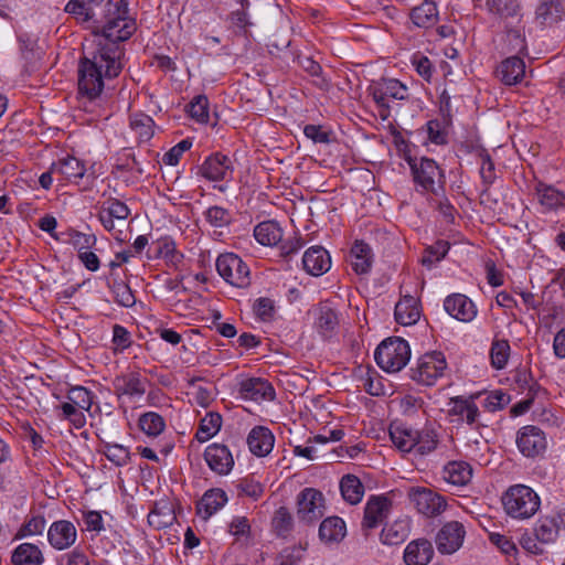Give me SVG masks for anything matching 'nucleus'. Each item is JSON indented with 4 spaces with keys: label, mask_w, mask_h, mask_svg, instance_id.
<instances>
[{
    "label": "nucleus",
    "mask_w": 565,
    "mask_h": 565,
    "mask_svg": "<svg viewBox=\"0 0 565 565\" xmlns=\"http://www.w3.org/2000/svg\"><path fill=\"white\" fill-rule=\"evenodd\" d=\"M99 18L104 22L96 33L95 46L84 53L78 64V90L93 100L100 96L105 81L117 77L124 68L125 50L121 42L135 32V22L128 18L125 0H70L65 11L88 21Z\"/></svg>",
    "instance_id": "1"
},
{
    "label": "nucleus",
    "mask_w": 565,
    "mask_h": 565,
    "mask_svg": "<svg viewBox=\"0 0 565 565\" xmlns=\"http://www.w3.org/2000/svg\"><path fill=\"white\" fill-rule=\"evenodd\" d=\"M502 503L508 515L524 520L533 516L540 509V497L524 484L511 486L502 495Z\"/></svg>",
    "instance_id": "2"
},
{
    "label": "nucleus",
    "mask_w": 565,
    "mask_h": 565,
    "mask_svg": "<svg viewBox=\"0 0 565 565\" xmlns=\"http://www.w3.org/2000/svg\"><path fill=\"white\" fill-rule=\"evenodd\" d=\"M406 160L415 184L420 186L423 191L438 194L444 190L446 178L435 160L426 157L420 159L408 157Z\"/></svg>",
    "instance_id": "3"
},
{
    "label": "nucleus",
    "mask_w": 565,
    "mask_h": 565,
    "mask_svg": "<svg viewBox=\"0 0 565 565\" xmlns=\"http://www.w3.org/2000/svg\"><path fill=\"white\" fill-rule=\"evenodd\" d=\"M374 358L382 370L392 373L398 372L409 361L411 348L404 339L390 338L376 348Z\"/></svg>",
    "instance_id": "4"
},
{
    "label": "nucleus",
    "mask_w": 565,
    "mask_h": 565,
    "mask_svg": "<svg viewBox=\"0 0 565 565\" xmlns=\"http://www.w3.org/2000/svg\"><path fill=\"white\" fill-rule=\"evenodd\" d=\"M407 87L395 78L373 81L367 87L369 94L379 106V115L383 120L390 117L388 98L404 100L407 98Z\"/></svg>",
    "instance_id": "5"
},
{
    "label": "nucleus",
    "mask_w": 565,
    "mask_h": 565,
    "mask_svg": "<svg viewBox=\"0 0 565 565\" xmlns=\"http://www.w3.org/2000/svg\"><path fill=\"white\" fill-rule=\"evenodd\" d=\"M218 275L230 285L237 288H246L250 285V269L248 265L236 254H221L216 259Z\"/></svg>",
    "instance_id": "6"
},
{
    "label": "nucleus",
    "mask_w": 565,
    "mask_h": 565,
    "mask_svg": "<svg viewBox=\"0 0 565 565\" xmlns=\"http://www.w3.org/2000/svg\"><path fill=\"white\" fill-rule=\"evenodd\" d=\"M407 498L416 511L427 518L441 514L447 507L443 495L426 487H411Z\"/></svg>",
    "instance_id": "7"
},
{
    "label": "nucleus",
    "mask_w": 565,
    "mask_h": 565,
    "mask_svg": "<svg viewBox=\"0 0 565 565\" xmlns=\"http://www.w3.org/2000/svg\"><path fill=\"white\" fill-rule=\"evenodd\" d=\"M447 363L444 354L438 351L424 354L412 369V379L419 384L430 386L443 376Z\"/></svg>",
    "instance_id": "8"
},
{
    "label": "nucleus",
    "mask_w": 565,
    "mask_h": 565,
    "mask_svg": "<svg viewBox=\"0 0 565 565\" xmlns=\"http://www.w3.org/2000/svg\"><path fill=\"white\" fill-rule=\"evenodd\" d=\"M324 500L320 491L305 488L297 498V518L310 524L318 521L324 513Z\"/></svg>",
    "instance_id": "9"
},
{
    "label": "nucleus",
    "mask_w": 565,
    "mask_h": 565,
    "mask_svg": "<svg viewBox=\"0 0 565 565\" xmlns=\"http://www.w3.org/2000/svg\"><path fill=\"white\" fill-rule=\"evenodd\" d=\"M448 414L455 417L452 422L466 423L475 429L487 427L481 420V413L471 398L462 396L452 397L449 403Z\"/></svg>",
    "instance_id": "10"
},
{
    "label": "nucleus",
    "mask_w": 565,
    "mask_h": 565,
    "mask_svg": "<svg viewBox=\"0 0 565 565\" xmlns=\"http://www.w3.org/2000/svg\"><path fill=\"white\" fill-rule=\"evenodd\" d=\"M466 535L462 523L450 521L445 523L438 531L435 542L439 553L452 554L458 551Z\"/></svg>",
    "instance_id": "11"
},
{
    "label": "nucleus",
    "mask_w": 565,
    "mask_h": 565,
    "mask_svg": "<svg viewBox=\"0 0 565 565\" xmlns=\"http://www.w3.org/2000/svg\"><path fill=\"white\" fill-rule=\"evenodd\" d=\"M516 444L520 451L526 457H535L542 454L546 448V438L539 427L524 426L516 437Z\"/></svg>",
    "instance_id": "12"
},
{
    "label": "nucleus",
    "mask_w": 565,
    "mask_h": 565,
    "mask_svg": "<svg viewBox=\"0 0 565 565\" xmlns=\"http://www.w3.org/2000/svg\"><path fill=\"white\" fill-rule=\"evenodd\" d=\"M204 459L209 468L220 476H226L234 466V458L227 446L223 444H211L205 448Z\"/></svg>",
    "instance_id": "13"
},
{
    "label": "nucleus",
    "mask_w": 565,
    "mask_h": 565,
    "mask_svg": "<svg viewBox=\"0 0 565 565\" xmlns=\"http://www.w3.org/2000/svg\"><path fill=\"white\" fill-rule=\"evenodd\" d=\"M77 539V531L71 521L58 520L47 530V541L55 550L63 551L71 547Z\"/></svg>",
    "instance_id": "14"
},
{
    "label": "nucleus",
    "mask_w": 565,
    "mask_h": 565,
    "mask_svg": "<svg viewBox=\"0 0 565 565\" xmlns=\"http://www.w3.org/2000/svg\"><path fill=\"white\" fill-rule=\"evenodd\" d=\"M391 505L386 497L372 495L365 504L362 529L367 531L379 526L387 516Z\"/></svg>",
    "instance_id": "15"
},
{
    "label": "nucleus",
    "mask_w": 565,
    "mask_h": 565,
    "mask_svg": "<svg viewBox=\"0 0 565 565\" xmlns=\"http://www.w3.org/2000/svg\"><path fill=\"white\" fill-rule=\"evenodd\" d=\"M444 308L449 316L461 322L472 321L478 312L473 301L462 294L446 297Z\"/></svg>",
    "instance_id": "16"
},
{
    "label": "nucleus",
    "mask_w": 565,
    "mask_h": 565,
    "mask_svg": "<svg viewBox=\"0 0 565 565\" xmlns=\"http://www.w3.org/2000/svg\"><path fill=\"white\" fill-rule=\"evenodd\" d=\"M200 171L210 181H222L232 178L233 166L227 156L214 153L205 159Z\"/></svg>",
    "instance_id": "17"
},
{
    "label": "nucleus",
    "mask_w": 565,
    "mask_h": 565,
    "mask_svg": "<svg viewBox=\"0 0 565 565\" xmlns=\"http://www.w3.org/2000/svg\"><path fill=\"white\" fill-rule=\"evenodd\" d=\"M239 394L244 399L254 402L273 401L275 390L273 385L260 377H250L241 382Z\"/></svg>",
    "instance_id": "18"
},
{
    "label": "nucleus",
    "mask_w": 565,
    "mask_h": 565,
    "mask_svg": "<svg viewBox=\"0 0 565 565\" xmlns=\"http://www.w3.org/2000/svg\"><path fill=\"white\" fill-rule=\"evenodd\" d=\"M303 269L311 276L319 277L331 267V257L322 246H311L302 257Z\"/></svg>",
    "instance_id": "19"
},
{
    "label": "nucleus",
    "mask_w": 565,
    "mask_h": 565,
    "mask_svg": "<svg viewBox=\"0 0 565 565\" xmlns=\"http://www.w3.org/2000/svg\"><path fill=\"white\" fill-rule=\"evenodd\" d=\"M525 75V63L519 56H510L503 60L497 67V76L505 85H516Z\"/></svg>",
    "instance_id": "20"
},
{
    "label": "nucleus",
    "mask_w": 565,
    "mask_h": 565,
    "mask_svg": "<svg viewBox=\"0 0 565 565\" xmlns=\"http://www.w3.org/2000/svg\"><path fill=\"white\" fill-rule=\"evenodd\" d=\"M434 556L431 543L426 539L409 542L404 551L406 565H427Z\"/></svg>",
    "instance_id": "21"
},
{
    "label": "nucleus",
    "mask_w": 565,
    "mask_h": 565,
    "mask_svg": "<svg viewBox=\"0 0 565 565\" xmlns=\"http://www.w3.org/2000/svg\"><path fill=\"white\" fill-rule=\"evenodd\" d=\"M274 443V435L264 426L254 427L247 436L248 448L257 457L267 456L273 450Z\"/></svg>",
    "instance_id": "22"
},
{
    "label": "nucleus",
    "mask_w": 565,
    "mask_h": 565,
    "mask_svg": "<svg viewBox=\"0 0 565 565\" xmlns=\"http://www.w3.org/2000/svg\"><path fill=\"white\" fill-rule=\"evenodd\" d=\"M565 11L563 0H540L535 10V20L541 25H553L557 23Z\"/></svg>",
    "instance_id": "23"
},
{
    "label": "nucleus",
    "mask_w": 565,
    "mask_h": 565,
    "mask_svg": "<svg viewBox=\"0 0 565 565\" xmlns=\"http://www.w3.org/2000/svg\"><path fill=\"white\" fill-rule=\"evenodd\" d=\"M350 263L352 269L358 275L367 274L373 264V254L369 244L356 241L350 252Z\"/></svg>",
    "instance_id": "24"
},
{
    "label": "nucleus",
    "mask_w": 565,
    "mask_h": 565,
    "mask_svg": "<svg viewBox=\"0 0 565 565\" xmlns=\"http://www.w3.org/2000/svg\"><path fill=\"white\" fill-rule=\"evenodd\" d=\"M113 386L117 396H141L146 388L138 373H129L116 376Z\"/></svg>",
    "instance_id": "25"
},
{
    "label": "nucleus",
    "mask_w": 565,
    "mask_h": 565,
    "mask_svg": "<svg viewBox=\"0 0 565 565\" xmlns=\"http://www.w3.org/2000/svg\"><path fill=\"white\" fill-rule=\"evenodd\" d=\"M394 316L402 326L415 324L420 317L417 299L413 296L403 297L395 306Z\"/></svg>",
    "instance_id": "26"
},
{
    "label": "nucleus",
    "mask_w": 565,
    "mask_h": 565,
    "mask_svg": "<svg viewBox=\"0 0 565 565\" xmlns=\"http://www.w3.org/2000/svg\"><path fill=\"white\" fill-rule=\"evenodd\" d=\"M390 437L393 444L404 452L413 450L418 443V430L398 424L390 427Z\"/></svg>",
    "instance_id": "27"
},
{
    "label": "nucleus",
    "mask_w": 565,
    "mask_h": 565,
    "mask_svg": "<svg viewBox=\"0 0 565 565\" xmlns=\"http://www.w3.org/2000/svg\"><path fill=\"white\" fill-rule=\"evenodd\" d=\"M11 562L14 565H42L44 556L38 545L22 543L13 550Z\"/></svg>",
    "instance_id": "28"
},
{
    "label": "nucleus",
    "mask_w": 565,
    "mask_h": 565,
    "mask_svg": "<svg viewBox=\"0 0 565 565\" xmlns=\"http://www.w3.org/2000/svg\"><path fill=\"white\" fill-rule=\"evenodd\" d=\"M52 171H57L63 179L77 182L85 174V166L77 158L67 156L52 163Z\"/></svg>",
    "instance_id": "29"
},
{
    "label": "nucleus",
    "mask_w": 565,
    "mask_h": 565,
    "mask_svg": "<svg viewBox=\"0 0 565 565\" xmlns=\"http://www.w3.org/2000/svg\"><path fill=\"white\" fill-rule=\"evenodd\" d=\"M444 479L454 486H466L472 478V468L465 461L448 462L443 471Z\"/></svg>",
    "instance_id": "30"
},
{
    "label": "nucleus",
    "mask_w": 565,
    "mask_h": 565,
    "mask_svg": "<svg viewBox=\"0 0 565 565\" xmlns=\"http://www.w3.org/2000/svg\"><path fill=\"white\" fill-rule=\"evenodd\" d=\"M347 534L344 521L338 516L324 519L319 527V537L326 543H339Z\"/></svg>",
    "instance_id": "31"
},
{
    "label": "nucleus",
    "mask_w": 565,
    "mask_h": 565,
    "mask_svg": "<svg viewBox=\"0 0 565 565\" xmlns=\"http://www.w3.org/2000/svg\"><path fill=\"white\" fill-rule=\"evenodd\" d=\"M227 501L226 493L221 489H211L204 493L198 503V513L203 519H209L220 510Z\"/></svg>",
    "instance_id": "32"
},
{
    "label": "nucleus",
    "mask_w": 565,
    "mask_h": 565,
    "mask_svg": "<svg viewBox=\"0 0 565 565\" xmlns=\"http://www.w3.org/2000/svg\"><path fill=\"white\" fill-rule=\"evenodd\" d=\"M411 19L418 28H430L438 21V9L434 1L424 0L411 11Z\"/></svg>",
    "instance_id": "33"
},
{
    "label": "nucleus",
    "mask_w": 565,
    "mask_h": 565,
    "mask_svg": "<svg viewBox=\"0 0 565 565\" xmlns=\"http://www.w3.org/2000/svg\"><path fill=\"white\" fill-rule=\"evenodd\" d=\"M256 241L264 246H274L282 238V230L275 221H266L259 223L254 228Z\"/></svg>",
    "instance_id": "34"
},
{
    "label": "nucleus",
    "mask_w": 565,
    "mask_h": 565,
    "mask_svg": "<svg viewBox=\"0 0 565 565\" xmlns=\"http://www.w3.org/2000/svg\"><path fill=\"white\" fill-rule=\"evenodd\" d=\"M409 534V523L405 519L396 520L390 525H385L381 532V541L386 545H397L403 543Z\"/></svg>",
    "instance_id": "35"
},
{
    "label": "nucleus",
    "mask_w": 565,
    "mask_h": 565,
    "mask_svg": "<svg viewBox=\"0 0 565 565\" xmlns=\"http://www.w3.org/2000/svg\"><path fill=\"white\" fill-rule=\"evenodd\" d=\"M486 6L490 13L504 20L522 17V6L519 0H487Z\"/></svg>",
    "instance_id": "36"
},
{
    "label": "nucleus",
    "mask_w": 565,
    "mask_h": 565,
    "mask_svg": "<svg viewBox=\"0 0 565 565\" xmlns=\"http://www.w3.org/2000/svg\"><path fill=\"white\" fill-rule=\"evenodd\" d=\"M342 498L350 504H358L364 494V486L356 476L345 475L340 481Z\"/></svg>",
    "instance_id": "37"
},
{
    "label": "nucleus",
    "mask_w": 565,
    "mask_h": 565,
    "mask_svg": "<svg viewBox=\"0 0 565 565\" xmlns=\"http://www.w3.org/2000/svg\"><path fill=\"white\" fill-rule=\"evenodd\" d=\"M61 241L72 245L77 249L78 254L93 248L97 243V238L94 234L82 233L74 228H68L67 231L62 232Z\"/></svg>",
    "instance_id": "38"
},
{
    "label": "nucleus",
    "mask_w": 565,
    "mask_h": 565,
    "mask_svg": "<svg viewBox=\"0 0 565 565\" xmlns=\"http://www.w3.org/2000/svg\"><path fill=\"white\" fill-rule=\"evenodd\" d=\"M175 516L172 505L166 501L154 504L148 514V523L156 529H163L171 525Z\"/></svg>",
    "instance_id": "39"
},
{
    "label": "nucleus",
    "mask_w": 565,
    "mask_h": 565,
    "mask_svg": "<svg viewBox=\"0 0 565 565\" xmlns=\"http://www.w3.org/2000/svg\"><path fill=\"white\" fill-rule=\"evenodd\" d=\"M316 324L321 334L330 337L339 326L338 313L329 305H321Z\"/></svg>",
    "instance_id": "40"
},
{
    "label": "nucleus",
    "mask_w": 565,
    "mask_h": 565,
    "mask_svg": "<svg viewBox=\"0 0 565 565\" xmlns=\"http://www.w3.org/2000/svg\"><path fill=\"white\" fill-rule=\"evenodd\" d=\"M222 426V416L218 413L210 412L200 422L195 434L200 443H204L215 436Z\"/></svg>",
    "instance_id": "41"
},
{
    "label": "nucleus",
    "mask_w": 565,
    "mask_h": 565,
    "mask_svg": "<svg viewBox=\"0 0 565 565\" xmlns=\"http://www.w3.org/2000/svg\"><path fill=\"white\" fill-rule=\"evenodd\" d=\"M559 525L555 518H541L535 526V536L540 543H553L558 536Z\"/></svg>",
    "instance_id": "42"
},
{
    "label": "nucleus",
    "mask_w": 565,
    "mask_h": 565,
    "mask_svg": "<svg viewBox=\"0 0 565 565\" xmlns=\"http://www.w3.org/2000/svg\"><path fill=\"white\" fill-rule=\"evenodd\" d=\"M537 195L540 203L550 210L565 205V194L552 185H539Z\"/></svg>",
    "instance_id": "43"
},
{
    "label": "nucleus",
    "mask_w": 565,
    "mask_h": 565,
    "mask_svg": "<svg viewBox=\"0 0 565 565\" xmlns=\"http://www.w3.org/2000/svg\"><path fill=\"white\" fill-rule=\"evenodd\" d=\"M139 427L148 436H158L164 430L166 422L158 413L148 412L139 417Z\"/></svg>",
    "instance_id": "44"
},
{
    "label": "nucleus",
    "mask_w": 565,
    "mask_h": 565,
    "mask_svg": "<svg viewBox=\"0 0 565 565\" xmlns=\"http://www.w3.org/2000/svg\"><path fill=\"white\" fill-rule=\"evenodd\" d=\"M449 250V243L447 241H437L435 244L427 246L422 257L423 266L428 269L440 262Z\"/></svg>",
    "instance_id": "45"
},
{
    "label": "nucleus",
    "mask_w": 565,
    "mask_h": 565,
    "mask_svg": "<svg viewBox=\"0 0 565 565\" xmlns=\"http://www.w3.org/2000/svg\"><path fill=\"white\" fill-rule=\"evenodd\" d=\"M153 119L146 114H138L131 117L130 127L141 141H148L153 136Z\"/></svg>",
    "instance_id": "46"
},
{
    "label": "nucleus",
    "mask_w": 565,
    "mask_h": 565,
    "mask_svg": "<svg viewBox=\"0 0 565 565\" xmlns=\"http://www.w3.org/2000/svg\"><path fill=\"white\" fill-rule=\"evenodd\" d=\"M46 526L45 518L41 514L30 516L18 530L14 539L20 540L26 536L40 535Z\"/></svg>",
    "instance_id": "47"
},
{
    "label": "nucleus",
    "mask_w": 565,
    "mask_h": 565,
    "mask_svg": "<svg viewBox=\"0 0 565 565\" xmlns=\"http://www.w3.org/2000/svg\"><path fill=\"white\" fill-rule=\"evenodd\" d=\"M510 356V344L508 340H494L490 350L492 366L497 370L503 369Z\"/></svg>",
    "instance_id": "48"
},
{
    "label": "nucleus",
    "mask_w": 565,
    "mask_h": 565,
    "mask_svg": "<svg viewBox=\"0 0 565 565\" xmlns=\"http://www.w3.org/2000/svg\"><path fill=\"white\" fill-rule=\"evenodd\" d=\"M102 451L109 461L119 467L126 466L130 460V452L122 445L106 443Z\"/></svg>",
    "instance_id": "49"
},
{
    "label": "nucleus",
    "mask_w": 565,
    "mask_h": 565,
    "mask_svg": "<svg viewBox=\"0 0 565 565\" xmlns=\"http://www.w3.org/2000/svg\"><path fill=\"white\" fill-rule=\"evenodd\" d=\"M67 403L86 412H89L93 405V394L84 386L72 387L67 393Z\"/></svg>",
    "instance_id": "50"
},
{
    "label": "nucleus",
    "mask_w": 565,
    "mask_h": 565,
    "mask_svg": "<svg viewBox=\"0 0 565 565\" xmlns=\"http://www.w3.org/2000/svg\"><path fill=\"white\" fill-rule=\"evenodd\" d=\"M189 114L191 118L200 124L209 122V99L204 95H199L189 104Z\"/></svg>",
    "instance_id": "51"
},
{
    "label": "nucleus",
    "mask_w": 565,
    "mask_h": 565,
    "mask_svg": "<svg viewBox=\"0 0 565 565\" xmlns=\"http://www.w3.org/2000/svg\"><path fill=\"white\" fill-rule=\"evenodd\" d=\"M111 291L118 305L129 308L136 303V298L126 282L115 280L111 286Z\"/></svg>",
    "instance_id": "52"
},
{
    "label": "nucleus",
    "mask_w": 565,
    "mask_h": 565,
    "mask_svg": "<svg viewBox=\"0 0 565 565\" xmlns=\"http://www.w3.org/2000/svg\"><path fill=\"white\" fill-rule=\"evenodd\" d=\"M418 443L414 449L420 455H427L437 447V434L434 429H423L418 431Z\"/></svg>",
    "instance_id": "53"
},
{
    "label": "nucleus",
    "mask_w": 565,
    "mask_h": 565,
    "mask_svg": "<svg viewBox=\"0 0 565 565\" xmlns=\"http://www.w3.org/2000/svg\"><path fill=\"white\" fill-rule=\"evenodd\" d=\"M60 408L63 419H67L75 428H82L85 425L86 418L83 409L72 403H63Z\"/></svg>",
    "instance_id": "54"
},
{
    "label": "nucleus",
    "mask_w": 565,
    "mask_h": 565,
    "mask_svg": "<svg viewBox=\"0 0 565 565\" xmlns=\"http://www.w3.org/2000/svg\"><path fill=\"white\" fill-rule=\"evenodd\" d=\"M205 216L207 222L215 227H223L231 222L228 211L221 206H211L206 210Z\"/></svg>",
    "instance_id": "55"
},
{
    "label": "nucleus",
    "mask_w": 565,
    "mask_h": 565,
    "mask_svg": "<svg viewBox=\"0 0 565 565\" xmlns=\"http://www.w3.org/2000/svg\"><path fill=\"white\" fill-rule=\"evenodd\" d=\"M275 530L280 534H285L291 530L292 516L287 508L280 507L273 519Z\"/></svg>",
    "instance_id": "56"
},
{
    "label": "nucleus",
    "mask_w": 565,
    "mask_h": 565,
    "mask_svg": "<svg viewBox=\"0 0 565 565\" xmlns=\"http://www.w3.org/2000/svg\"><path fill=\"white\" fill-rule=\"evenodd\" d=\"M102 207L118 221H125L130 213L128 206L117 199H108Z\"/></svg>",
    "instance_id": "57"
},
{
    "label": "nucleus",
    "mask_w": 565,
    "mask_h": 565,
    "mask_svg": "<svg viewBox=\"0 0 565 565\" xmlns=\"http://www.w3.org/2000/svg\"><path fill=\"white\" fill-rule=\"evenodd\" d=\"M192 142L189 139L181 140L178 145L172 147L163 154L162 161L168 166H175L179 163L181 156L191 148Z\"/></svg>",
    "instance_id": "58"
},
{
    "label": "nucleus",
    "mask_w": 565,
    "mask_h": 565,
    "mask_svg": "<svg viewBox=\"0 0 565 565\" xmlns=\"http://www.w3.org/2000/svg\"><path fill=\"white\" fill-rule=\"evenodd\" d=\"M479 156L481 159L480 175L483 183L489 186L495 179L494 163L487 151L482 150Z\"/></svg>",
    "instance_id": "59"
},
{
    "label": "nucleus",
    "mask_w": 565,
    "mask_h": 565,
    "mask_svg": "<svg viewBox=\"0 0 565 565\" xmlns=\"http://www.w3.org/2000/svg\"><path fill=\"white\" fill-rule=\"evenodd\" d=\"M255 315L263 321H269L275 313L274 301L269 298H258L254 303Z\"/></svg>",
    "instance_id": "60"
},
{
    "label": "nucleus",
    "mask_w": 565,
    "mask_h": 565,
    "mask_svg": "<svg viewBox=\"0 0 565 565\" xmlns=\"http://www.w3.org/2000/svg\"><path fill=\"white\" fill-rule=\"evenodd\" d=\"M303 134L307 138L311 139L316 143H330L331 134L322 129L321 126L306 125Z\"/></svg>",
    "instance_id": "61"
},
{
    "label": "nucleus",
    "mask_w": 565,
    "mask_h": 565,
    "mask_svg": "<svg viewBox=\"0 0 565 565\" xmlns=\"http://www.w3.org/2000/svg\"><path fill=\"white\" fill-rule=\"evenodd\" d=\"M113 343L115 344L116 350H120V351L127 349L130 345V343H131L130 334L126 330V328H124L122 326H119V324L114 326Z\"/></svg>",
    "instance_id": "62"
},
{
    "label": "nucleus",
    "mask_w": 565,
    "mask_h": 565,
    "mask_svg": "<svg viewBox=\"0 0 565 565\" xmlns=\"http://www.w3.org/2000/svg\"><path fill=\"white\" fill-rule=\"evenodd\" d=\"M237 489L241 493L253 499H258L264 492L263 486L259 482L247 479L241 480L237 484Z\"/></svg>",
    "instance_id": "63"
},
{
    "label": "nucleus",
    "mask_w": 565,
    "mask_h": 565,
    "mask_svg": "<svg viewBox=\"0 0 565 565\" xmlns=\"http://www.w3.org/2000/svg\"><path fill=\"white\" fill-rule=\"evenodd\" d=\"M508 403L509 396L502 391H494L486 398V407L491 412L503 408Z\"/></svg>",
    "instance_id": "64"
}]
</instances>
